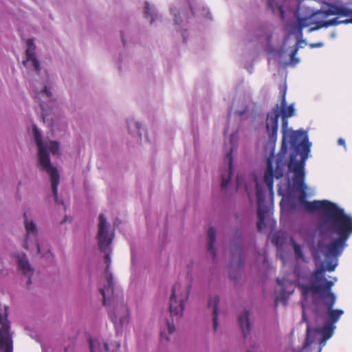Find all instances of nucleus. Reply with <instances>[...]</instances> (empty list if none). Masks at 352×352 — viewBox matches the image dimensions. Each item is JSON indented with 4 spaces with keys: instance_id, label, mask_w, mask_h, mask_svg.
Here are the masks:
<instances>
[{
    "instance_id": "obj_41",
    "label": "nucleus",
    "mask_w": 352,
    "mask_h": 352,
    "mask_svg": "<svg viewBox=\"0 0 352 352\" xmlns=\"http://www.w3.org/2000/svg\"><path fill=\"white\" fill-rule=\"evenodd\" d=\"M113 225H114V226H116V222H114Z\"/></svg>"
},
{
    "instance_id": "obj_18",
    "label": "nucleus",
    "mask_w": 352,
    "mask_h": 352,
    "mask_svg": "<svg viewBox=\"0 0 352 352\" xmlns=\"http://www.w3.org/2000/svg\"><path fill=\"white\" fill-rule=\"evenodd\" d=\"M219 302V298L217 296H210L208 299V307H212V322H213V329L214 331L217 330L218 327V304Z\"/></svg>"
},
{
    "instance_id": "obj_30",
    "label": "nucleus",
    "mask_w": 352,
    "mask_h": 352,
    "mask_svg": "<svg viewBox=\"0 0 352 352\" xmlns=\"http://www.w3.org/2000/svg\"><path fill=\"white\" fill-rule=\"evenodd\" d=\"M302 322H305L307 323V335L308 336L310 333L311 327H310L309 322L307 320V316H306L304 309L302 310Z\"/></svg>"
},
{
    "instance_id": "obj_4",
    "label": "nucleus",
    "mask_w": 352,
    "mask_h": 352,
    "mask_svg": "<svg viewBox=\"0 0 352 352\" xmlns=\"http://www.w3.org/2000/svg\"><path fill=\"white\" fill-rule=\"evenodd\" d=\"M98 220L97 239L100 251L105 254L104 259V263L107 264L105 270L107 283L104 287L100 290L103 297V304L107 305V302L112 300L114 294L113 274L109 271L111 265L110 254L111 252V244L113 241V234H109V223L104 214H100Z\"/></svg>"
},
{
    "instance_id": "obj_42",
    "label": "nucleus",
    "mask_w": 352,
    "mask_h": 352,
    "mask_svg": "<svg viewBox=\"0 0 352 352\" xmlns=\"http://www.w3.org/2000/svg\"><path fill=\"white\" fill-rule=\"evenodd\" d=\"M247 352H252V351H248Z\"/></svg>"
},
{
    "instance_id": "obj_32",
    "label": "nucleus",
    "mask_w": 352,
    "mask_h": 352,
    "mask_svg": "<svg viewBox=\"0 0 352 352\" xmlns=\"http://www.w3.org/2000/svg\"><path fill=\"white\" fill-rule=\"evenodd\" d=\"M323 45V43H312V44H310V47L311 48H314V47H320Z\"/></svg>"
},
{
    "instance_id": "obj_22",
    "label": "nucleus",
    "mask_w": 352,
    "mask_h": 352,
    "mask_svg": "<svg viewBox=\"0 0 352 352\" xmlns=\"http://www.w3.org/2000/svg\"><path fill=\"white\" fill-rule=\"evenodd\" d=\"M335 328L336 327L334 324L327 322L324 324V326L319 330V332L322 335L320 343L325 342L332 336Z\"/></svg>"
},
{
    "instance_id": "obj_28",
    "label": "nucleus",
    "mask_w": 352,
    "mask_h": 352,
    "mask_svg": "<svg viewBox=\"0 0 352 352\" xmlns=\"http://www.w3.org/2000/svg\"><path fill=\"white\" fill-rule=\"evenodd\" d=\"M298 42L295 45V47L290 54V63L293 65H296L299 63V59L296 58V54H297L298 50Z\"/></svg>"
},
{
    "instance_id": "obj_17",
    "label": "nucleus",
    "mask_w": 352,
    "mask_h": 352,
    "mask_svg": "<svg viewBox=\"0 0 352 352\" xmlns=\"http://www.w3.org/2000/svg\"><path fill=\"white\" fill-rule=\"evenodd\" d=\"M126 125L129 133L133 136L136 137L138 140H141V128L142 124L133 118L126 120Z\"/></svg>"
},
{
    "instance_id": "obj_25",
    "label": "nucleus",
    "mask_w": 352,
    "mask_h": 352,
    "mask_svg": "<svg viewBox=\"0 0 352 352\" xmlns=\"http://www.w3.org/2000/svg\"><path fill=\"white\" fill-rule=\"evenodd\" d=\"M48 148V146H47ZM59 148H60V143L57 141H50L49 142V149L50 152L54 155H60L59 153Z\"/></svg>"
},
{
    "instance_id": "obj_12",
    "label": "nucleus",
    "mask_w": 352,
    "mask_h": 352,
    "mask_svg": "<svg viewBox=\"0 0 352 352\" xmlns=\"http://www.w3.org/2000/svg\"><path fill=\"white\" fill-rule=\"evenodd\" d=\"M25 228L26 230L25 241L23 245V247L28 250L29 249V239L32 236L34 239V244L36 247L37 252L41 253V249L38 243L36 241V238L38 234V230L36 223L32 220H29L27 217V213L23 214Z\"/></svg>"
},
{
    "instance_id": "obj_8",
    "label": "nucleus",
    "mask_w": 352,
    "mask_h": 352,
    "mask_svg": "<svg viewBox=\"0 0 352 352\" xmlns=\"http://www.w3.org/2000/svg\"><path fill=\"white\" fill-rule=\"evenodd\" d=\"M309 153L308 146H306L305 148L304 147L302 153L299 155H296V153L290 154L287 164L289 170L294 174L293 178L294 186L296 190L300 192L298 201L302 206L307 201L306 200L307 186L305 184V166Z\"/></svg>"
},
{
    "instance_id": "obj_43",
    "label": "nucleus",
    "mask_w": 352,
    "mask_h": 352,
    "mask_svg": "<svg viewBox=\"0 0 352 352\" xmlns=\"http://www.w3.org/2000/svg\"><path fill=\"white\" fill-rule=\"evenodd\" d=\"M43 352H45V351L43 349Z\"/></svg>"
},
{
    "instance_id": "obj_14",
    "label": "nucleus",
    "mask_w": 352,
    "mask_h": 352,
    "mask_svg": "<svg viewBox=\"0 0 352 352\" xmlns=\"http://www.w3.org/2000/svg\"><path fill=\"white\" fill-rule=\"evenodd\" d=\"M325 16L337 15L339 16H350V19L343 21V23H352V10L344 6L331 4L329 8L321 11Z\"/></svg>"
},
{
    "instance_id": "obj_7",
    "label": "nucleus",
    "mask_w": 352,
    "mask_h": 352,
    "mask_svg": "<svg viewBox=\"0 0 352 352\" xmlns=\"http://www.w3.org/2000/svg\"><path fill=\"white\" fill-rule=\"evenodd\" d=\"M37 98L40 100L39 105L41 109V117L43 123L52 130L54 129L59 125L63 118L58 102L52 98V93L47 86H45L37 94Z\"/></svg>"
},
{
    "instance_id": "obj_2",
    "label": "nucleus",
    "mask_w": 352,
    "mask_h": 352,
    "mask_svg": "<svg viewBox=\"0 0 352 352\" xmlns=\"http://www.w3.org/2000/svg\"><path fill=\"white\" fill-rule=\"evenodd\" d=\"M303 207L311 213L316 211L322 213L320 228L324 234L330 235L331 241L328 244L319 241L318 247L320 252L327 258L340 256L352 234V217L336 204L327 200L307 201Z\"/></svg>"
},
{
    "instance_id": "obj_9",
    "label": "nucleus",
    "mask_w": 352,
    "mask_h": 352,
    "mask_svg": "<svg viewBox=\"0 0 352 352\" xmlns=\"http://www.w3.org/2000/svg\"><path fill=\"white\" fill-rule=\"evenodd\" d=\"M109 315L117 332L121 331L129 323V310L124 305L115 307L113 311L110 312Z\"/></svg>"
},
{
    "instance_id": "obj_3",
    "label": "nucleus",
    "mask_w": 352,
    "mask_h": 352,
    "mask_svg": "<svg viewBox=\"0 0 352 352\" xmlns=\"http://www.w3.org/2000/svg\"><path fill=\"white\" fill-rule=\"evenodd\" d=\"M190 286L182 287L176 283L172 288L170 297V318H166L160 323V336L162 342H168L170 336L175 333V322L182 317L185 302L189 297Z\"/></svg>"
},
{
    "instance_id": "obj_11",
    "label": "nucleus",
    "mask_w": 352,
    "mask_h": 352,
    "mask_svg": "<svg viewBox=\"0 0 352 352\" xmlns=\"http://www.w3.org/2000/svg\"><path fill=\"white\" fill-rule=\"evenodd\" d=\"M321 298L324 300V304L327 308V315L329 318L327 322L334 324L338 321L341 316L344 314V311L342 309H333L336 301V296L333 293H329L328 295Z\"/></svg>"
},
{
    "instance_id": "obj_10",
    "label": "nucleus",
    "mask_w": 352,
    "mask_h": 352,
    "mask_svg": "<svg viewBox=\"0 0 352 352\" xmlns=\"http://www.w3.org/2000/svg\"><path fill=\"white\" fill-rule=\"evenodd\" d=\"M256 197H257V216L258 221L256 223V228L258 231L261 232L265 227V214L269 212V208L263 205L264 195L261 188L256 184Z\"/></svg>"
},
{
    "instance_id": "obj_20",
    "label": "nucleus",
    "mask_w": 352,
    "mask_h": 352,
    "mask_svg": "<svg viewBox=\"0 0 352 352\" xmlns=\"http://www.w3.org/2000/svg\"><path fill=\"white\" fill-rule=\"evenodd\" d=\"M313 24L311 16L300 17L297 16V21L295 25V28L298 31V36H302V30L307 28Z\"/></svg>"
},
{
    "instance_id": "obj_38",
    "label": "nucleus",
    "mask_w": 352,
    "mask_h": 352,
    "mask_svg": "<svg viewBox=\"0 0 352 352\" xmlns=\"http://www.w3.org/2000/svg\"><path fill=\"white\" fill-rule=\"evenodd\" d=\"M104 349H105V351H106L107 352H108V351H109V345H108V344H107V343H104Z\"/></svg>"
},
{
    "instance_id": "obj_24",
    "label": "nucleus",
    "mask_w": 352,
    "mask_h": 352,
    "mask_svg": "<svg viewBox=\"0 0 352 352\" xmlns=\"http://www.w3.org/2000/svg\"><path fill=\"white\" fill-rule=\"evenodd\" d=\"M143 16L145 19L149 20L151 24L154 21V15L153 9L148 2L145 1L144 6L143 8Z\"/></svg>"
},
{
    "instance_id": "obj_29",
    "label": "nucleus",
    "mask_w": 352,
    "mask_h": 352,
    "mask_svg": "<svg viewBox=\"0 0 352 352\" xmlns=\"http://www.w3.org/2000/svg\"><path fill=\"white\" fill-rule=\"evenodd\" d=\"M286 93H287V87L285 86H282L280 88V102H282V103H285V102H286Z\"/></svg>"
},
{
    "instance_id": "obj_27",
    "label": "nucleus",
    "mask_w": 352,
    "mask_h": 352,
    "mask_svg": "<svg viewBox=\"0 0 352 352\" xmlns=\"http://www.w3.org/2000/svg\"><path fill=\"white\" fill-rule=\"evenodd\" d=\"M313 24L315 25L309 30V32L318 30L322 28H328L327 21H318L315 23H313Z\"/></svg>"
},
{
    "instance_id": "obj_5",
    "label": "nucleus",
    "mask_w": 352,
    "mask_h": 352,
    "mask_svg": "<svg viewBox=\"0 0 352 352\" xmlns=\"http://www.w3.org/2000/svg\"><path fill=\"white\" fill-rule=\"evenodd\" d=\"M324 256L327 260V265H322L314 272L310 283L299 285V288L305 298H307L310 295L314 297L322 298L328 295L329 293H333L331 288L334 285V281L327 280L324 277V272L335 270L338 265V258L339 256L327 258L324 254Z\"/></svg>"
},
{
    "instance_id": "obj_21",
    "label": "nucleus",
    "mask_w": 352,
    "mask_h": 352,
    "mask_svg": "<svg viewBox=\"0 0 352 352\" xmlns=\"http://www.w3.org/2000/svg\"><path fill=\"white\" fill-rule=\"evenodd\" d=\"M267 7L274 14L278 15L282 20L285 19L283 6L282 4L277 3L275 0H268Z\"/></svg>"
},
{
    "instance_id": "obj_31",
    "label": "nucleus",
    "mask_w": 352,
    "mask_h": 352,
    "mask_svg": "<svg viewBox=\"0 0 352 352\" xmlns=\"http://www.w3.org/2000/svg\"><path fill=\"white\" fill-rule=\"evenodd\" d=\"M327 26L330 27V26L338 25L343 23V21H339L337 18H334V19L327 21Z\"/></svg>"
},
{
    "instance_id": "obj_34",
    "label": "nucleus",
    "mask_w": 352,
    "mask_h": 352,
    "mask_svg": "<svg viewBox=\"0 0 352 352\" xmlns=\"http://www.w3.org/2000/svg\"><path fill=\"white\" fill-rule=\"evenodd\" d=\"M65 352H74V348L73 346H68L65 348Z\"/></svg>"
},
{
    "instance_id": "obj_6",
    "label": "nucleus",
    "mask_w": 352,
    "mask_h": 352,
    "mask_svg": "<svg viewBox=\"0 0 352 352\" xmlns=\"http://www.w3.org/2000/svg\"><path fill=\"white\" fill-rule=\"evenodd\" d=\"M32 133L35 144L38 148V160L40 170L45 171L50 177L52 192L55 202L63 204V201H59L58 197V186L60 182L59 173L51 162L50 153L47 151V144L43 142L41 132L36 125L33 126Z\"/></svg>"
},
{
    "instance_id": "obj_26",
    "label": "nucleus",
    "mask_w": 352,
    "mask_h": 352,
    "mask_svg": "<svg viewBox=\"0 0 352 352\" xmlns=\"http://www.w3.org/2000/svg\"><path fill=\"white\" fill-rule=\"evenodd\" d=\"M293 248L295 254V257L297 260L305 261V256L302 251L301 247L296 243H293Z\"/></svg>"
},
{
    "instance_id": "obj_40",
    "label": "nucleus",
    "mask_w": 352,
    "mask_h": 352,
    "mask_svg": "<svg viewBox=\"0 0 352 352\" xmlns=\"http://www.w3.org/2000/svg\"><path fill=\"white\" fill-rule=\"evenodd\" d=\"M65 222V220L61 221V224H63Z\"/></svg>"
},
{
    "instance_id": "obj_15",
    "label": "nucleus",
    "mask_w": 352,
    "mask_h": 352,
    "mask_svg": "<svg viewBox=\"0 0 352 352\" xmlns=\"http://www.w3.org/2000/svg\"><path fill=\"white\" fill-rule=\"evenodd\" d=\"M18 270L25 276L28 277L26 285H31V278L34 274V268L30 264L29 260L25 254H19L17 256Z\"/></svg>"
},
{
    "instance_id": "obj_39",
    "label": "nucleus",
    "mask_w": 352,
    "mask_h": 352,
    "mask_svg": "<svg viewBox=\"0 0 352 352\" xmlns=\"http://www.w3.org/2000/svg\"><path fill=\"white\" fill-rule=\"evenodd\" d=\"M175 22L177 23V24H179V21H177V19H175Z\"/></svg>"
},
{
    "instance_id": "obj_16",
    "label": "nucleus",
    "mask_w": 352,
    "mask_h": 352,
    "mask_svg": "<svg viewBox=\"0 0 352 352\" xmlns=\"http://www.w3.org/2000/svg\"><path fill=\"white\" fill-rule=\"evenodd\" d=\"M232 148H230V151L227 153L226 155V159L228 160V175L226 176L225 175H222L221 176V188L223 189H226L229 184L231 177L233 172V167H232V163H233V159H232Z\"/></svg>"
},
{
    "instance_id": "obj_1",
    "label": "nucleus",
    "mask_w": 352,
    "mask_h": 352,
    "mask_svg": "<svg viewBox=\"0 0 352 352\" xmlns=\"http://www.w3.org/2000/svg\"><path fill=\"white\" fill-rule=\"evenodd\" d=\"M295 108L293 104L287 105L280 102L276 104L272 110L268 113L266 119V129L271 140L277 138L278 129V119L281 116L282 120V145L280 153L276 159V170H274L273 163L270 159L267 160V168L264 175V182L270 193L273 194L274 179H280L283 176L285 164L283 162V156L286 155L289 145L292 149L291 154L299 155L306 146L311 150V143L308 140L307 133L302 130L292 131L288 129V118L294 116Z\"/></svg>"
},
{
    "instance_id": "obj_19",
    "label": "nucleus",
    "mask_w": 352,
    "mask_h": 352,
    "mask_svg": "<svg viewBox=\"0 0 352 352\" xmlns=\"http://www.w3.org/2000/svg\"><path fill=\"white\" fill-rule=\"evenodd\" d=\"M239 324L243 332L244 338H245L250 330V324L248 318V311H245L243 314L239 316Z\"/></svg>"
},
{
    "instance_id": "obj_35",
    "label": "nucleus",
    "mask_w": 352,
    "mask_h": 352,
    "mask_svg": "<svg viewBox=\"0 0 352 352\" xmlns=\"http://www.w3.org/2000/svg\"><path fill=\"white\" fill-rule=\"evenodd\" d=\"M276 282H277V284L281 287L283 286L284 285V280L283 279H280L279 278H276Z\"/></svg>"
},
{
    "instance_id": "obj_13",
    "label": "nucleus",
    "mask_w": 352,
    "mask_h": 352,
    "mask_svg": "<svg viewBox=\"0 0 352 352\" xmlns=\"http://www.w3.org/2000/svg\"><path fill=\"white\" fill-rule=\"evenodd\" d=\"M28 48L25 51L26 60L23 61V65L28 67H32L36 74L40 73V63L35 56V47L32 39H28L27 41Z\"/></svg>"
},
{
    "instance_id": "obj_23",
    "label": "nucleus",
    "mask_w": 352,
    "mask_h": 352,
    "mask_svg": "<svg viewBox=\"0 0 352 352\" xmlns=\"http://www.w3.org/2000/svg\"><path fill=\"white\" fill-rule=\"evenodd\" d=\"M216 239V231L214 228H210L208 230V253L211 255L212 258L214 259L215 257V250L214 248V244Z\"/></svg>"
},
{
    "instance_id": "obj_36",
    "label": "nucleus",
    "mask_w": 352,
    "mask_h": 352,
    "mask_svg": "<svg viewBox=\"0 0 352 352\" xmlns=\"http://www.w3.org/2000/svg\"><path fill=\"white\" fill-rule=\"evenodd\" d=\"M89 348H90L91 352H95V351L94 349V342L91 340V339H89Z\"/></svg>"
},
{
    "instance_id": "obj_37",
    "label": "nucleus",
    "mask_w": 352,
    "mask_h": 352,
    "mask_svg": "<svg viewBox=\"0 0 352 352\" xmlns=\"http://www.w3.org/2000/svg\"><path fill=\"white\" fill-rule=\"evenodd\" d=\"M121 38H122V43L124 44V45L126 44V41H125V38L124 37V35H123V33L121 32Z\"/></svg>"
},
{
    "instance_id": "obj_33",
    "label": "nucleus",
    "mask_w": 352,
    "mask_h": 352,
    "mask_svg": "<svg viewBox=\"0 0 352 352\" xmlns=\"http://www.w3.org/2000/svg\"><path fill=\"white\" fill-rule=\"evenodd\" d=\"M338 144L340 146H343L346 148L345 141L343 138H339L338 140Z\"/></svg>"
}]
</instances>
